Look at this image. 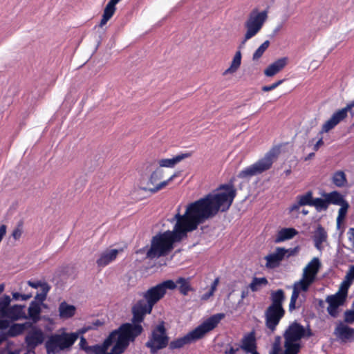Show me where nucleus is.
<instances>
[{"instance_id": "obj_1", "label": "nucleus", "mask_w": 354, "mask_h": 354, "mask_svg": "<svg viewBox=\"0 0 354 354\" xmlns=\"http://www.w3.org/2000/svg\"><path fill=\"white\" fill-rule=\"evenodd\" d=\"M221 207V193L209 194L188 204L183 214L180 213V206L176 209V213L170 223L176 222L187 234L196 230L198 225L214 216Z\"/></svg>"}, {"instance_id": "obj_2", "label": "nucleus", "mask_w": 354, "mask_h": 354, "mask_svg": "<svg viewBox=\"0 0 354 354\" xmlns=\"http://www.w3.org/2000/svg\"><path fill=\"white\" fill-rule=\"evenodd\" d=\"M187 237L186 233L175 222L173 230L158 233L152 237L147 257L153 259L168 255L174 248V243Z\"/></svg>"}, {"instance_id": "obj_3", "label": "nucleus", "mask_w": 354, "mask_h": 354, "mask_svg": "<svg viewBox=\"0 0 354 354\" xmlns=\"http://www.w3.org/2000/svg\"><path fill=\"white\" fill-rule=\"evenodd\" d=\"M321 267L322 263L319 258L314 257L304 268L301 278L293 284V290L289 304L290 311L296 308V302L299 293L301 292H307L310 286L315 281Z\"/></svg>"}, {"instance_id": "obj_4", "label": "nucleus", "mask_w": 354, "mask_h": 354, "mask_svg": "<svg viewBox=\"0 0 354 354\" xmlns=\"http://www.w3.org/2000/svg\"><path fill=\"white\" fill-rule=\"evenodd\" d=\"M221 321V313H217L211 316L185 336L176 338L170 342H169V348L171 351L180 349L185 345L196 342V341L202 339L207 333L213 330Z\"/></svg>"}, {"instance_id": "obj_5", "label": "nucleus", "mask_w": 354, "mask_h": 354, "mask_svg": "<svg viewBox=\"0 0 354 354\" xmlns=\"http://www.w3.org/2000/svg\"><path fill=\"white\" fill-rule=\"evenodd\" d=\"M312 336L311 330L297 322L292 323L285 330L284 352L288 354H298L301 348V340Z\"/></svg>"}, {"instance_id": "obj_6", "label": "nucleus", "mask_w": 354, "mask_h": 354, "mask_svg": "<svg viewBox=\"0 0 354 354\" xmlns=\"http://www.w3.org/2000/svg\"><path fill=\"white\" fill-rule=\"evenodd\" d=\"M268 17V15L267 10L259 11V9L254 8L249 13L244 24L246 32L244 35L243 41L239 45V49L243 47L248 39L255 36L261 30L263 24L267 21Z\"/></svg>"}, {"instance_id": "obj_7", "label": "nucleus", "mask_w": 354, "mask_h": 354, "mask_svg": "<svg viewBox=\"0 0 354 354\" xmlns=\"http://www.w3.org/2000/svg\"><path fill=\"white\" fill-rule=\"evenodd\" d=\"M77 338L78 335L75 333L53 334L45 343L46 353L47 354H56L61 351L69 348Z\"/></svg>"}, {"instance_id": "obj_8", "label": "nucleus", "mask_w": 354, "mask_h": 354, "mask_svg": "<svg viewBox=\"0 0 354 354\" xmlns=\"http://www.w3.org/2000/svg\"><path fill=\"white\" fill-rule=\"evenodd\" d=\"M169 340V337L167 335L165 323L162 322L153 328L145 346L149 348L151 354H154L166 348Z\"/></svg>"}, {"instance_id": "obj_9", "label": "nucleus", "mask_w": 354, "mask_h": 354, "mask_svg": "<svg viewBox=\"0 0 354 354\" xmlns=\"http://www.w3.org/2000/svg\"><path fill=\"white\" fill-rule=\"evenodd\" d=\"M143 331V328L140 324L134 323L122 324L117 330L112 331L109 336L115 342L116 339H119L128 346L130 342H133Z\"/></svg>"}, {"instance_id": "obj_10", "label": "nucleus", "mask_w": 354, "mask_h": 354, "mask_svg": "<svg viewBox=\"0 0 354 354\" xmlns=\"http://www.w3.org/2000/svg\"><path fill=\"white\" fill-rule=\"evenodd\" d=\"M176 288V283L173 280L169 279L150 288L144 294L143 298L145 304L149 308H152L166 294L167 290Z\"/></svg>"}, {"instance_id": "obj_11", "label": "nucleus", "mask_w": 354, "mask_h": 354, "mask_svg": "<svg viewBox=\"0 0 354 354\" xmlns=\"http://www.w3.org/2000/svg\"><path fill=\"white\" fill-rule=\"evenodd\" d=\"M348 112H350L352 116L354 115V101L347 104L344 108L335 111L331 117L323 124L320 133H327L334 129L347 117Z\"/></svg>"}, {"instance_id": "obj_12", "label": "nucleus", "mask_w": 354, "mask_h": 354, "mask_svg": "<svg viewBox=\"0 0 354 354\" xmlns=\"http://www.w3.org/2000/svg\"><path fill=\"white\" fill-rule=\"evenodd\" d=\"M272 164V156L266 155L263 158L239 172L238 177L241 178H247L261 174L270 169Z\"/></svg>"}, {"instance_id": "obj_13", "label": "nucleus", "mask_w": 354, "mask_h": 354, "mask_svg": "<svg viewBox=\"0 0 354 354\" xmlns=\"http://www.w3.org/2000/svg\"><path fill=\"white\" fill-rule=\"evenodd\" d=\"M348 292L339 288L338 292L335 295L326 297V301L328 304L327 312L330 316L333 317H338L340 313L339 308L344 304Z\"/></svg>"}, {"instance_id": "obj_14", "label": "nucleus", "mask_w": 354, "mask_h": 354, "mask_svg": "<svg viewBox=\"0 0 354 354\" xmlns=\"http://www.w3.org/2000/svg\"><path fill=\"white\" fill-rule=\"evenodd\" d=\"M296 249L286 250L283 248H277L274 252L267 255L265 257L266 260V267L268 268H274L279 266L280 262L284 257H289L295 254Z\"/></svg>"}, {"instance_id": "obj_15", "label": "nucleus", "mask_w": 354, "mask_h": 354, "mask_svg": "<svg viewBox=\"0 0 354 354\" xmlns=\"http://www.w3.org/2000/svg\"><path fill=\"white\" fill-rule=\"evenodd\" d=\"M284 313L285 310L283 308L268 306L265 312L266 327L273 332L280 319L283 317Z\"/></svg>"}, {"instance_id": "obj_16", "label": "nucleus", "mask_w": 354, "mask_h": 354, "mask_svg": "<svg viewBox=\"0 0 354 354\" xmlns=\"http://www.w3.org/2000/svg\"><path fill=\"white\" fill-rule=\"evenodd\" d=\"M131 311L133 315L132 322L140 324L144 321L145 315L151 313L152 308H149L145 301L140 299L132 307Z\"/></svg>"}, {"instance_id": "obj_17", "label": "nucleus", "mask_w": 354, "mask_h": 354, "mask_svg": "<svg viewBox=\"0 0 354 354\" xmlns=\"http://www.w3.org/2000/svg\"><path fill=\"white\" fill-rule=\"evenodd\" d=\"M45 339L44 332L36 327L28 333L25 337V343L28 349L35 351V348L41 344Z\"/></svg>"}, {"instance_id": "obj_18", "label": "nucleus", "mask_w": 354, "mask_h": 354, "mask_svg": "<svg viewBox=\"0 0 354 354\" xmlns=\"http://www.w3.org/2000/svg\"><path fill=\"white\" fill-rule=\"evenodd\" d=\"M234 181V178H232L230 182L223 185V212L230 208L236 195Z\"/></svg>"}, {"instance_id": "obj_19", "label": "nucleus", "mask_w": 354, "mask_h": 354, "mask_svg": "<svg viewBox=\"0 0 354 354\" xmlns=\"http://www.w3.org/2000/svg\"><path fill=\"white\" fill-rule=\"evenodd\" d=\"M334 335L337 339L344 343L354 341V328L348 326L342 322L337 324L334 330Z\"/></svg>"}, {"instance_id": "obj_20", "label": "nucleus", "mask_w": 354, "mask_h": 354, "mask_svg": "<svg viewBox=\"0 0 354 354\" xmlns=\"http://www.w3.org/2000/svg\"><path fill=\"white\" fill-rule=\"evenodd\" d=\"M24 305L15 304L12 306L10 305L8 306L6 310V319L10 322V321L14 322L22 319H27L28 317L24 311Z\"/></svg>"}, {"instance_id": "obj_21", "label": "nucleus", "mask_w": 354, "mask_h": 354, "mask_svg": "<svg viewBox=\"0 0 354 354\" xmlns=\"http://www.w3.org/2000/svg\"><path fill=\"white\" fill-rule=\"evenodd\" d=\"M288 58L281 57L270 64L265 70L264 74L267 77H273L279 73L287 65Z\"/></svg>"}, {"instance_id": "obj_22", "label": "nucleus", "mask_w": 354, "mask_h": 354, "mask_svg": "<svg viewBox=\"0 0 354 354\" xmlns=\"http://www.w3.org/2000/svg\"><path fill=\"white\" fill-rule=\"evenodd\" d=\"M121 0H110L106 6H105L103 12V15L100 22L99 26L102 28L106 23L111 19L114 15L116 11V5Z\"/></svg>"}, {"instance_id": "obj_23", "label": "nucleus", "mask_w": 354, "mask_h": 354, "mask_svg": "<svg viewBox=\"0 0 354 354\" xmlns=\"http://www.w3.org/2000/svg\"><path fill=\"white\" fill-rule=\"evenodd\" d=\"M110 336L109 335L102 344H95L86 348V354H106L109 347L113 344Z\"/></svg>"}, {"instance_id": "obj_24", "label": "nucleus", "mask_w": 354, "mask_h": 354, "mask_svg": "<svg viewBox=\"0 0 354 354\" xmlns=\"http://www.w3.org/2000/svg\"><path fill=\"white\" fill-rule=\"evenodd\" d=\"M119 250L117 249L104 251L100 254L99 259L96 261L97 266L101 268L106 266L116 259Z\"/></svg>"}, {"instance_id": "obj_25", "label": "nucleus", "mask_w": 354, "mask_h": 354, "mask_svg": "<svg viewBox=\"0 0 354 354\" xmlns=\"http://www.w3.org/2000/svg\"><path fill=\"white\" fill-rule=\"evenodd\" d=\"M32 327V324L26 322L23 324H13L8 327V330L6 332L9 337H15L21 335L26 330Z\"/></svg>"}, {"instance_id": "obj_26", "label": "nucleus", "mask_w": 354, "mask_h": 354, "mask_svg": "<svg viewBox=\"0 0 354 354\" xmlns=\"http://www.w3.org/2000/svg\"><path fill=\"white\" fill-rule=\"evenodd\" d=\"M327 232L321 225H319L314 232L313 241L315 248L322 250L323 249V243L327 242Z\"/></svg>"}, {"instance_id": "obj_27", "label": "nucleus", "mask_w": 354, "mask_h": 354, "mask_svg": "<svg viewBox=\"0 0 354 354\" xmlns=\"http://www.w3.org/2000/svg\"><path fill=\"white\" fill-rule=\"evenodd\" d=\"M58 311L61 319H68L75 315L76 308L75 306L68 304L66 301H62L59 306Z\"/></svg>"}, {"instance_id": "obj_28", "label": "nucleus", "mask_w": 354, "mask_h": 354, "mask_svg": "<svg viewBox=\"0 0 354 354\" xmlns=\"http://www.w3.org/2000/svg\"><path fill=\"white\" fill-rule=\"evenodd\" d=\"M191 156L190 153H180L173 157L172 158H164L159 160L158 164L162 167H174L176 164L182 161L186 158Z\"/></svg>"}, {"instance_id": "obj_29", "label": "nucleus", "mask_w": 354, "mask_h": 354, "mask_svg": "<svg viewBox=\"0 0 354 354\" xmlns=\"http://www.w3.org/2000/svg\"><path fill=\"white\" fill-rule=\"evenodd\" d=\"M41 313V305L35 301H32L28 308V317L30 318L33 323H37L40 320Z\"/></svg>"}, {"instance_id": "obj_30", "label": "nucleus", "mask_w": 354, "mask_h": 354, "mask_svg": "<svg viewBox=\"0 0 354 354\" xmlns=\"http://www.w3.org/2000/svg\"><path fill=\"white\" fill-rule=\"evenodd\" d=\"M241 53L239 50L235 53L230 67L223 73V75L234 74L236 73L241 66Z\"/></svg>"}, {"instance_id": "obj_31", "label": "nucleus", "mask_w": 354, "mask_h": 354, "mask_svg": "<svg viewBox=\"0 0 354 354\" xmlns=\"http://www.w3.org/2000/svg\"><path fill=\"white\" fill-rule=\"evenodd\" d=\"M285 300L284 292L283 290H278L271 292L272 304L269 306L283 308L282 304Z\"/></svg>"}, {"instance_id": "obj_32", "label": "nucleus", "mask_w": 354, "mask_h": 354, "mask_svg": "<svg viewBox=\"0 0 354 354\" xmlns=\"http://www.w3.org/2000/svg\"><path fill=\"white\" fill-rule=\"evenodd\" d=\"M297 231L294 228L281 229L277 234L276 242H281L285 240L290 239L297 234Z\"/></svg>"}, {"instance_id": "obj_33", "label": "nucleus", "mask_w": 354, "mask_h": 354, "mask_svg": "<svg viewBox=\"0 0 354 354\" xmlns=\"http://www.w3.org/2000/svg\"><path fill=\"white\" fill-rule=\"evenodd\" d=\"M326 196L328 201V204L333 203L338 205H342L344 203H347L344 199L343 196L337 192H333L330 194H328Z\"/></svg>"}, {"instance_id": "obj_34", "label": "nucleus", "mask_w": 354, "mask_h": 354, "mask_svg": "<svg viewBox=\"0 0 354 354\" xmlns=\"http://www.w3.org/2000/svg\"><path fill=\"white\" fill-rule=\"evenodd\" d=\"M174 283H176V286L177 284L179 285V291L183 295H187L188 292L192 290L188 279L179 277Z\"/></svg>"}, {"instance_id": "obj_35", "label": "nucleus", "mask_w": 354, "mask_h": 354, "mask_svg": "<svg viewBox=\"0 0 354 354\" xmlns=\"http://www.w3.org/2000/svg\"><path fill=\"white\" fill-rule=\"evenodd\" d=\"M10 296L6 295L0 298V320H7L4 318H6L7 307L10 305Z\"/></svg>"}, {"instance_id": "obj_36", "label": "nucleus", "mask_w": 354, "mask_h": 354, "mask_svg": "<svg viewBox=\"0 0 354 354\" xmlns=\"http://www.w3.org/2000/svg\"><path fill=\"white\" fill-rule=\"evenodd\" d=\"M241 348L247 353L256 349L254 337L252 335H248L244 337Z\"/></svg>"}, {"instance_id": "obj_37", "label": "nucleus", "mask_w": 354, "mask_h": 354, "mask_svg": "<svg viewBox=\"0 0 354 354\" xmlns=\"http://www.w3.org/2000/svg\"><path fill=\"white\" fill-rule=\"evenodd\" d=\"M354 280V266H352L348 270L345 280L341 283L339 288L343 289L344 291L348 292V288L350 287L352 281Z\"/></svg>"}, {"instance_id": "obj_38", "label": "nucleus", "mask_w": 354, "mask_h": 354, "mask_svg": "<svg viewBox=\"0 0 354 354\" xmlns=\"http://www.w3.org/2000/svg\"><path fill=\"white\" fill-rule=\"evenodd\" d=\"M268 280L265 277L253 278L252 282L249 285V288L252 291L256 292L259 290L263 286H265L268 284Z\"/></svg>"}, {"instance_id": "obj_39", "label": "nucleus", "mask_w": 354, "mask_h": 354, "mask_svg": "<svg viewBox=\"0 0 354 354\" xmlns=\"http://www.w3.org/2000/svg\"><path fill=\"white\" fill-rule=\"evenodd\" d=\"M50 289V286L48 284H44V287L43 290H41L40 293H37L35 297V300L36 302H38L39 305L44 306L46 307V306L44 304V301L46 299L47 295Z\"/></svg>"}, {"instance_id": "obj_40", "label": "nucleus", "mask_w": 354, "mask_h": 354, "mask_svg": "<svg viewBox=\"0 0 354 354\" xmlns=\"http://www.w3.org/2000/svg\"><path fill=\"white\" fill-rule=\"evenodd\" d=\"M333 182L337 187H343L346 183V178L344 172L342 171H337L333 176Z\"/></svg>"}, {"instance_id": "obj_41", "label": "nucleus", "mask_w": 354, "mask_h": 354, "mask_svg": "<svg viewBox=\"0 0 354 354\" xmlns=\"http://www.w3.org/2000/svg\"><path fill=\"white\" fill-rule=\"evenodd\" d=\"M297 201L299 204L301 206L310 205L311 206L313 202V193L312 192H308L305 194L299 195L297 197Z\"/></svg>"}, {"instance_id": "obj_42", "label": "nucleus", "mask_w": 354, "mask_h": 354, "mask_svg": "<svg viewBox=\"0 0 354 354\" xmlns=\"http://www.w3.org/2000/svg\"><path fill=\"white\" fill-rule=\"evenodd\" d=\"M328 201L326 198L325 199L321 198H313L311 206H314L317 211L326 209L328 207Z\"/></svg>"}, {"instance_id": "obj_43", "label": "nucleus", "mask_w": 354, "mask_h": 354, "mask_svg": "<svg viewBox=\"0 0 354 354\" xmlns=\"http://www.w3.org/2000/svg\"><path fill=\"white\" fill-rule=\"evenodd\" d=\"M174 177H175V175L171 176L169 179L157 184L153 188L147 189L146 187H143L142 189L145 191H149L152 194H155V193L158 192V191L161 190L162 189L165 188L169 184V183L174 179Z\"/></svg>"}, {"instance_id": "obj_44", "label": "nucleus", "mask_w": 354, "mask_h": 354, "mask_svg": "<svg viewBox=\"0 0 354 354\" xmlns=\"http://www.w3.org/2000/svg\"><path fill=\"white\" fill-rule=\"evenodd\" d=\"M115 342V344L111 348V352L113 354H122L128 345L119 339H116Z\"/></svg>"}, {"instance_id": "obj_45", "label": "nucleus", "mask_w": 354, "mask_h": 354, "mask_svg": "<svg viewBox=\"0 0 354 354\" xmlns=\"http://www.w3.org/2000/svg\"><path fill=\"white\" fill-rule=\"evenodd\" d=\"M269 45L270 42L268 40L264 41L253 54L252 59L254 61L258 60L263 55V54L267 50V48L269 47Z\"/></svg>"}, {"instance_id": "obj_46", "label": "nucleus", "mask_w": 354, "mask_h": 354, "mask_svg": "<svg viewBox=\"0 0 354 354\" xmlns=\"http://www.w3.org/2000/svg\"><path fill=\"white\" fill-rule=\"evenodd\" d=\"M163 176V170L158 168L153 171L149 179V183L151 185H155L158 180H160Z\"/></svg>"}, {"instance_id": "obj_47", "label": "nucleus", "mask_w": 354, "mask_h": 354, "mask_svg": "<svg viewBox=\"0 0 354 354\" xmlns=\"http://www.w3.org/2000/svg\"><path fill=\"white\" fill-rule=\"evenodd\" d=\"M341 207L339 209L338 212V216L337 218V225H339L341 222L344 220V218L346 216V214L347 213V210L348 209L349 205L348 203H344L343 205H340Z\"/></svg>"}, {"instance_id": "obj_48", "label": "nucleus", "mask_w": 354, "mask_h": 354, "mask_svg": "<svg viewBox=\"0 0 354 354\" xmlns=\"http://www.w3.org/2000/svg\"><path fill=\"white\" fill-rule=\"evenodd\" d=\"M344 321L346 324L354 323V310H347L344 312Z\"/></svg>"}, {"instance_id": "obj_49", "label": "nucleus", "mask_w": 354, "mask_h": 354, "mask_svg": "<svg viewBox=\"0 0 354 354\" xmlns=\"http://www.w3.org/2000/svg\"><path fill=\"white\" fill-rule=\"evenodd\" d=\"M218 280H219L218 278H216L214 280V281L213 282V283L211 286L210 290L202 296L203 299H205V300L208 299L213 295L214 290H216V287L218 283Z\"/></svg>"}, {"instance_id": "obj_50", "label": "nucleus", "mask_w": 354, "mask_h": 354, "mask_svg": "<svg viewBox=\"0 0 354 354\" xmlns=\"http://www.w3.org/2000/svg\"><path fill=\"white\" fill-rule=\"evenodd\" d=\"M12 299H15V300H23V301H26L29 299H30L32 297V294L30 293V294H21V293H19V292H13L12 294Z\"/></svg>"}, {"instance_id": "obj_51", "label": "nucleus", "mask_w": 354, "mask_h": 354, "mask_svg": "<svg viewBox=\"0 0 354 354\" xmlns=\"http://www.w3.org/2000/svg\"><path fill=\"white\" fill-rule=\"evenodd\" d=\"M28 284L33 288H41V290H43V288L44 287V284H48L46 282H42L41 281H28Z\"/></svg>"}, {"instance_id": "obj_52", "label": "nucleus", "mask_w": 354, "mask_h": 354, "mask_svg": "<svg viewBox=\"0 0 354 354\" xmlns=\"http://www.w3.org/2000/svg\"><path fill=\"white\" fill-rule=\"evenodd\" d=\"M22 234V224L20 223L17 225V227L13 230L12 233V237L15 240H18L20 239Z\"/></svg>"}, {"instance_id": "obj_53", "label": "nucleus", "mask_w": 354, "mask_h": 354, "mask_svg": "<svg viewBox=\"0 0 354 354\" xmlns=\"http://www.w3.org/2000/svg\"><path fill=\"white\" fill-rule=\"evenodd\" d=\"M283 82V80H279V81L274 82V84H272L271 85L264 86L262 87V91H263L265 92L272 91V90L276 88L280 84H281Z\"/></svg>"}, {"instance_id": "obj_54", "label": "nucleus", "mask_w": 354, "mask_h": 354, "mask_svg": "<svg viewBox=\"0 0 354 354\" xmlns=\"http://www.w3.org/2000/svg\"><path fill=\"white\" fill-rule=\"evenodd\" d=\"M239 347L236 346L234 348L232 345L228 344L225 351V354H234L237 351H239Z\"/></svg>"}, {"instance_id": "obj_55", "label": "nucleus", "mask_w": 354, "mask_h": 354, "mask_svg": "<svg viewBox=\"0 0 354 354\" xmlns=\"http://www.w3.org/2000/svg\"><path fill=\"white\" fill-rule=\"evenodd\" d=\"M348 239L351 243L352 246L354 248V228L351 227L348 231Z\"/></svg>"}, {"instance_id": "obj_56", "label": "nucleus", "mask_w": 354, "mask_h": 354, "mask_svg": "<svg viewBox=\"0 0 354 354\" xmlns=\"http://www.w3.org/2000/svg\"><path fill=\"white\" fill-rule=\"evenodd\" d=\"M281 350L279 342H274L272 346V351L270 354H278Z\"/></svg>"}, {"instance_id": "obj_57", "label": "nucleus", "mask_w": 354, "mask_h": 354, "mask_svg": "<svg viewBox=\"0 0 354 354\" xmlns=\"http://www.w3.org/2000/svg\"><path fill=\"white\" fill-rule=\"evenodd\" d=\"M80 348L86 352V348L89 347L87 341L84 337H82L80 342Z\"/></svg>"}, {"instance_id": "obj_58", "label": "nucleus", "mask_w": 354, "mask_h": 354, "mask_svg": "<svg viewBox=\"0 0 354 354\" xmlns=\"http://www.w3.org/2000/svg\"><path fill=\"white\" fill-rule=\"evenodd\" d=\"M10 322L8 320H0V329H6L9 326Z\"/></svg>"}, {"instance_id": "obj_59", "label": "nucleus", "mask_w": 354, "mask_h": 354, "mask_svg": "<svg viewBox=\"0 0 354 354\" xmlns=\"http://www.w3.org/2000/svg\"><path fill=\"white\" fill-rule=\"evenodd\" d=\"M323 145H324L323 139H322V137H321V138H319L318 141L314 145V147H313L314 150L317 151L319 149V148L321 146H322Z\"/></svg>"}, {"instance_id": "obj_60", "label": "nucleus", "mask_w": 354, "mask_h": 354, "mask_svg": "<svg viewBox=\"0 0 354 354\" xmlns=\"http://www.w3.org/2000/svg\"><path fill=\"white\" fill-rule=\"evenodd\" d=\"M301 205L299 204V202L297 201V202L294 204H292L289 209H290V212H294V211H297L299 207H301Z\"/></svg>"}, {"instance_id": "obj_61", "label": "nucleus", "mask_w": 354, "mask_h": 354, "mask_svg": "<svg viewBox=\"0 0 354 354\" xmlns=\"http://www.w3.org/2000/svg\"><path fill=\"white\" fill-rule=\"evenodd\" d=\"M8 335H7L6 332H1L0 333V344L7 340Z\"/></svg>"}, {"instance_id": "obj_62", "label": "nucleus", "mask_w": 354, "mask_h": 354, "mask_svg": "<svg viewBox=\"0 0 354 354\" xmlns=\"http://www.w3.org/2000/svg\"><path fill=\"white\" fill-rule=\"evenodd\" d=\"M248 287L245 288V289H243L242 291H241V299L243 300L244 298H245L246 297H248V294H249V290H248Z\"/></svg>"}, {"instance_id": "obj_63", "label": "nucleus", "mask_w": 354, "mask_h": 354, "mask_svg": "<svg viewBox=\"0 0 354 354\" xmlns=\"http://www.w3.org/2000/svg\"><path fill=\"white\" fill-rule=\"evenodd\" d=\"M315 153H310L308 155L307 157L305 158V160H310V158H312L313 156H314Z\"/></svg>"}, {"instance_id": "obj_64", "label": "nucleus", "mask_w": 354, "mask_h": 354, "mask_svg": "<svg viewBox=\"0 0 354 354\" xmlns=\"http://www.w3.org/2000/svg\"><path fill=\"white\" fill-rule=\"evenodd\" d=\"M25 354H35V351L28 349Z\"/></svg>"}]
</instances>
